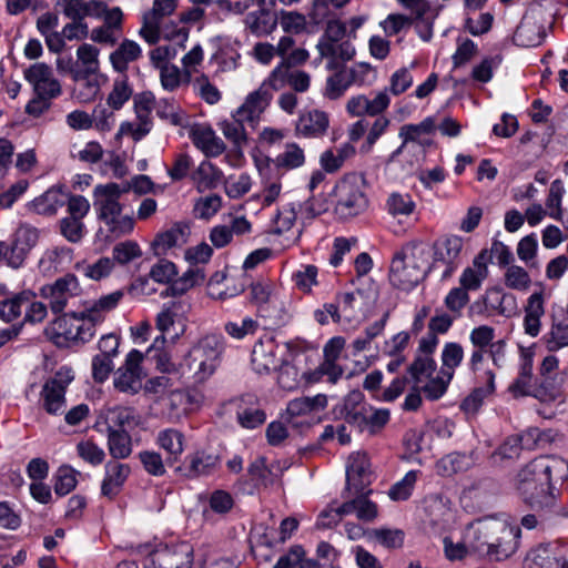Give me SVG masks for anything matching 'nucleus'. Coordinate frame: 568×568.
I'll list each match as a JSON object with an SVG mask.
<instances>
[{
	"label": "nucleus",
	"mask_w": 568,
	"mask_h": 568,
	"mask_svg": "<svg viewBox=\"0 0 568 568\" xmlns=\"http://www.w3.org/2000/svg\"><path fill=\"white\" fill-rule=\"evenodd\" d=\"M292 347V343L280 344L272 335L261 337L253 346L251 364L255 373L270 374L276 371L286 358L285 353Z\"/></svg>",
	"instance_id": "423d86ee"
},
{
	"label": "nucleus",
	"mask_w": 568,
	"mask_h": 568,
	"mask_svg": "<svg viewBox=\"0 0 568 568\" xmlns=\"http://www.w3.org/2000/svg\"><path fill=\"white\" fill-rule=\"evenodd\" d=\"M175 8L176 0H154L152 9L143 14V24L139 34L149 44H155L160 40L162 19L172 14Z\"/></svg>",
	"instance_id": "2eb2a0df"
},
{
	"label": "nucleus",
	"mask_w": 568,
	"mask_h": 568,
	"mask_svg": "<svg viewBox=\"0 0 568 568\" xmlns=\"http://www.w3.org/2000/svg\"><path fill=\"white\" fill-rule=\"evenodd\" d=\"M220 457L216 454L205 450H196L189 454L178 469L186 478L194 479L202 476H209L216 470L220 465Z\"/></svg>",
	"instance_id": "a211bd4d"
},
{
	"label": "nucleus",
	"mask_w": 568,
	"mask_h": 568,
	"mask_svg": "<svg viewBox=\"0 0 568 568\" xmlns=\"http://www.w3.org/2000/svg\"><path fill=\"white\" fill-rule=\"evenodd\" d=\"M371 464L365 453L356 452L349 455L346 465V481L348 489L362 493L368 485Z\"/></svg>",
	"instance_id": "412c9836"
},
{
	"label": "nucleus",
	"mask_w": 568,
	"mask_h": 568,
	"mask_svg": "<svg viewBox=\"0 0 568 568\" xmlns=\"http://www.w3.org/2000/svg\"><path fill=\"white\" fill-rule=\"evenodd\" d=\"M442 367L440 371L447 377H454L456 368L464 359V348L459 343H446L442 351Z\"/></svg>",
	"instance_id": "8fccbe9b"
},
{
	"label": "nucleus",
	"mask_w": 568,
	"mask_h": 568,
	"mask_svg": "<svg viewBox=\"0 0 568 568\" xmlns=\"http://www.w3.org/2000/svg\"><path fill=\"white\" fill-rule=\"evenodd\" d=\"M219 129L222 131L224 138L229 140L236 149L241 150L247 144L248 136L246 129V120L237 115L233 111L230 119H224L217 123Z\"/></svg>",
	"instance_id": "473e14b6"
},
{
	"label": "nucleus",
	"mask_w": 568,
	"mask_h": 568,
	"mask_svg": "<svg viewBox=\"0 0 568 568\" xmlns=\"http://www.w3.org/2000/svg\"><path fill=\"white\" fill-rule=\"evenodd\" d=\"M108 448L115 459L128 458L132 453V439L126 429H106Z\"/></svg>",
	"instance_id": "a19ab883"
},
{
	"label": "nucleus",
	"mask_w": 568,
	"mask_h": 568,
	"mask_svg": "<svg viewBox=\"0 0 568 568\" xmlns=\"http://www.w3.org/2000/svg\"><path fill=\"white\" fill-rule=\"evenodd\" d=\"M122 297L123 293L121 291H114L99 300L84 302L83 308L79 313L97 327L105 320L106 314L119 305Z\"/></svg>",
	"instance_id": "393cba45"
},
{
	"label": "nucleus",
	"mask_w": 568,
	"mask_h": 568,
	"mask_svg": "<svg viewBox=\"0 0 568 568\" xmlns=\"http://www.w3.org/2000/svg\"><path fill=\"white\" fill-rule=\"evenodd\" d=\"M223 180V172L210 161H203L192 173V181L200 192L215 189Z\"/></svg>",
	"instance_id": "4c0bfd02"
},
{
	"label": "nucleus",
	"mask_w": 568,
	"mask_h": 568,
	"mask_svg": "<svg viewBox=\"0 0 568 568\" xmlns=\"http://www.w3.org/2000/svg\"><path fill=\"white\" fill-rule=\"evenodd\" d=\"M490 255L487 250H481L473 260L471 264L465 267L459 276V284L468 291L480 290L484 281L488 277V262Z\"/></svg>",
	"instance_id": "a878e982"
},
{
	"label": "nucleus",
	"mask_w": 568,
	"mask_h": 568,
	"mask_svg": "<svg viewBox=\"0 0 568 568\" xmlns=\"http://www.w3.org/2000/svg\"><path fill=\"white\" fill-rule=\"evenodd\" d=\"M336 212L342 217H353L363 213L368 206V200L357 179L345 178L336 186Z\"/></svg>",
	"instance_id": "9b49d317"
},
{
	"label": "nucleus",
	"mask_w": 568,
	"mask_h": 568,
	"mask_svg": "<svg viewBox=\"0 0 568 568\" xmlns=\"http://www.w3.org/2000/svg\"><path fill=\"white\" fill-rule=\"evenodd\" d=\"M277 385L287 392H292L302 387V374H300L296 365L287 357L280 364L276 369Z\"/></svg>",
	"instance_id": "de8ad7c7"
},
{
	"label": "nucleus",
	"mask_w": 568,
	"mask_h": 568,
	"mask_svg": "<svg viewBox=\"0 0 568 568\" xmlns=\"http://www.w3.org/2000/svg\"><path fill=\"white\" fill-rule=\"evenodd\" d=\"M189 135L193 144L201 150L205 156H219L226 149L223 140L216 135L215 131L210 125L195 124L191 128Z\"/></svg>",
	"instance_id": "5701e85b"
},
{
	"label": "nucleus",
	"mask_w": 568,
	"mask_h": 568,
	"mask_svg": "<svg viewBox=\"0 0 568 568\" xmlns=\"http://www.w3.org/2000/svg\"><path fill=\"white\" fill-rule=\"evenodd\" d=\"M132 88L125 74H120L114 79L112 90L108 95V105L113 110H120L132 95Z\"/></svg>",
	"instance_id": "864d4df0"
},
{
	"label": "nucleus",
	"mask_w": 568,
	"mask_h": 568,
	"mask_svg": "<svg viewBox=\"0 0 568 568\" xmlns=\"http://www.w3.org/2000/svg\"><path fill=\"white\" fill-rule=\"evenodd\" d=\"M160 73V82L164 90L173 92L183 84L191 82L189 73H184L183 69H180L175 64H163L156 68Z\"/></svg>",
	"instance_id": "c03bdc74"
},
{
	"label": "nucleus",
	"mask_w": 568,
	"mask_h": 568,
	"mask_svg": "<svg viewBox=\"0 0 568 568\" xmlns=\"http://www.w3.org/2000/svg\"><path fill=\"white\" fill-rule=\"evenodd\" d=\"M145 568H202L194 564L193 546L186 541L165 546L151 554Z\"/></svg>",
	"instance_id": "9d476101"
},
{
	"label": "nucleus",
	"mask_w": 568,
	"mask_h": 568,
	"mask_svg": "<svg viewBox=\"0 0 568 568\" xmlns=\"http://www.w3.org/2000/svg\"><path fill=\"white\" fill-rule=\"evenodd\" d=\"M496 331L489 325H479L469 333L473 351L468 357L467 366L471 373H477L488 356L496 368H503L506 362L505 339H495Z\"/></svg>",
	"instance_id": "20e7f679"
},
{
	"label": "nucleus",
	"mask_w": 568,
	"mask_h": 568,
	"mask_svg": "<svg viewBox=\"0 0 568 568\" xmlns=\"http://www.w3.org/2000/svg\"><path fill=\"white\" fill-rule=\"evenodd\" d=\"M504 284L507 288L527 292L531 286V277L529 273L519 265H508L504 272Z\"/></svg>",
	"instance_id": "3c124183"
},
{
	"label": "nucleus",
	"mask_w": 568,
	"mask_h": 568,
	"mask_svg": "<svg viewBox=\"0 0 568 568\" xmlns=\"http://www.w3.org/2000/svg\"><path fill=\"white\" fill-rule=\"evenodd\" d=\"M316 48L322 58H329L333 61H348L355 55V48L349 41L318 42Z\"/></svg>",
	"instance_id": "49530a36"
},
{
	"label": "nucleus",
	"mask_w": 568,
	"mask_h": 568,
	"mask_svg": "<svg viewBox=\"0 0 568 568\" xmlns=\"http://www.w3.org/2000/svg\"><path fill=\"white\" fill-rule=\"evenodd\" d=\"M520 529L497 517H485L473 523L466 535L468 548L490 560L511 557L519 547Z\"/></svg>",
	"instance_id": "f257e3e1"
},
{
	"label": "nucleus",
	"mask_w": 568,
	"mask_h": 568,
	"mask_svg": "<svg viewBox=\"0 0 568 568\" xmlns=\"http://www.w3.org/2000/svg\"><path fill=\"white\" fill-rule=\"evenodd\" d=\"M143 355L138 349H132L125 359V363L120 367L114 377V386L116 389L124 393H138L141 388V381L143 377L141 363Z\"/></svg>",
	"instance_id": "dca6fc26"
},
{
	"label": "nucleus",
	"mask_w": 568,
	"mask_h": 568,
	"mask_svg": "<svg viewBox=\"0 0 568 568\" xmlns=\"http://www.w3.org/2000/svg\"><path fill=\"white\" fill-rule=\"evenodd\" d=\"M113 265L111 258L101 257L92 264L77 263L75 268L88 278L99 281L111 273Z\"/></svg>",
	"instance_id": "e2e57ef3"
},
{
	"label": "nucleus",
	"mask_w": 568,
	"mask_h": 568,
	"mask_svg": "<svg viewBox=\"0 0 568 568\" xmlns=\"http://www.w3.org/2000/svg\"><path fill=\"white\" fill-rule=\"evenodd\" d=\"M562 466L561 460L548 456H540L519 469L515 477V489L517 494L524 493L536 486H542V483L552 478L554 471Z\"/></svg>",
	"instance_id": "1a4fd4ad"
},
{
	"label": "nucleus",
	"mask_w": 568,
	"mask_h": 568,
	"mask_svg": "<svg viewBox=\"0 0 568 568\" xmlns=\"http://www.w3.org/2000/svg\"><path fill=\"white\" fill-rule=\"evenodd\" d=\"M463 250L464 240L458 235H444L434 241L430 267L444 266L443 281L450 278L459 267Z\"/></svg>",
	"instance_id": "6e6552de"
},
{
	"label": "nucleus",
	"mask_w": 568,
	"mask_h": 568,
	"mask_svg": "<svg viewBox=\"0 0 568 568\" xmlns=\"http://www.w3.org/2000/svg\"><path fill=\"white\" fill-rule=\"evenodd\" d=\"M367 410L368 405L363 403L362 394L359 392H354L349 394L345 400L344 418L348 424L364 430L365 424L367 423Z\"/></svg>",
	"instance_id": "58836bf2"
},
{
	"label": "nucleus",
	"mask_w": 568,
	"mask_h": 568,
	"mask_svg": "<svg viewBox=\"0 0 568 568\" xmlns=\"http://www.w3.org/2000/svg\"><path fill=\"white\" fill-rule=\"evenodd\" d=\"M73 379V371L70 367H61L43 384L40 400L48 414L61 415L65 412V390Z\"/></svg>",
	"instance_id": "0eeeda50"
},
{
	"label": "nucleus",
	"mask_w": 568,
	"mask_h": 568,
	"mask_svg": "<svg viewBox=\"0 0 568 568\" xmlns=\"http://www.w3.org/2000/svg\"><path fill=\"white\" fill-rule=\"evenodd\" d=\"M57 9L68 19H85L103 10L101 0H58Z\"/></svg>",
	"instance_id": "7c9ffc66"
},
{
	"label": "nucleus",
	"mask_w": 568,
	"mask_h": 568,
	"mask_svg": "<svg viewBox=\"0 0 568 568\" xmlns=\"http://www.w3.org/2000/svg\"><path fill=\"white\" fill-rule=\"evenodd\" d=\"M355 514L359 520L372 521L377 517L378 510L375 503L366 496H359L346 501L336 509L337 516Z\"/></svg>",
	"instance_id": "e433bc0d"
},
{
	"label": "nucleus",
	"mask_w": 568,
	"mask_h": 568,
	"mask_svg": "<svg viewBox=\"0 0 568 568\" xmlns=\"http://www.w3.org/2000/svg\"><path fill=\"white\" fill-rule=\"evenodd\" d=\"M518 495L527 506L535 510H552L559 504L561 489L550 478L542 483V486L525 489L524 493Z\"/></svg>",
	"instance_id": "4468645a"
},
{
	"label": "nucleus",
	"mask_w": 568,
	"mask_h": 568,
	"mask_svg": "<svg viewBox=\"0 0 568 568\" xmlns=\"http://www.w3.org/2000/svg\"><path fill=\"white\" fill-rule=\"evenodd\" d=\"M545 302V290L541 286L539 291L529 295L524 306V331L531 337L538 336L541 331V318L546 312Z\"/></svg>",
	"instance_id": "4be33fe9"
},
{
	"label": "nucleus",
	"mask_w": 568,
	"mask_h": 568,
	"mask_svg": "<svg viewBox=\"0 0 568 568\" xmlns=\"http://www.w3.org/2000/svg\"><path fill=\"white\" fill-rule=\"evenodd\" d=\"M306 161L304 149L297 143H286L283 152L276 155L274 164L277 169L286 171L295 170L304 165Z\"/></svg>",
	"instance_id": "79ce46f5"
},
{
	"label": "nucleus",
	"mask_w": 568,
	"mask_h": 568,
	"mask_svg": "<svg viewBox=\"0 0 568 568\" xmlns=\"http://www.w3.org/2000/svg\"><path fill=\"white\" fill-rule=\"evenodd\" d=\"M100 50L90 43H83L77 49V60L81 69L77 72H82L84 75H93L100 69L99 61Z\"/></svg>",
	"instance_id": "09e8293b"
},
{
	"label": "nucleus",
	"mask_w": 568,
	"mask_h": 568,
	"mask_svg": "<svg viewBox=\"0 0 568 568\" xmlns=\"http://www.w3.org/2000/svg\"><path fill=\"white\" fill-rule=\"evenodd\" d=\"M123 192L124 190L116 183L100 184L93 191L98 219L103 223L110 241L125 236L134 230L133 216L123 214L119 202Z\"/></svg>",
	"instance_id": "7ed1b4c3"
},
{
	"label": "nucleus",
	"mask_w": 568,
	"mask_h": 568,
	"mask_svg": "<svg viewBox=\"0 0 568 568\" xmlns=\"http://www.w3.org/2000/svg\"><path fill=\"white\" fill-rule=\"evenodd\" d=\"M416 204L408 193L393 192L386 201L387 212L394 216H409L415 211Z\"/></svg>",
	"instance_id": "5fc2aeb1"
},
{
	"label": "nucleus",
	"mask_w": 568,
	"mask_h": 568,
	"mask_svg": "<svg viewBox=\"0 0 568 568\" xmlns=\"http://www.w3.org/2000/svg\"><path fill=\"white\" fill-rule=\"evenodd\" d=\"M141 53V47L135 41L124 39L116 50L110 54V62L115 71L124 74L129 64L136 61Z\"/></svg>",
	"instance_id": "f704fd0d"
},
{
	"label": "nucleus",
	"mask_w": 568,
	"mask_h": 568,
	"mask_svg": "<svg viewBox=\"0 0 568 568\" xmlns=\"http://www.w3.org/2000/svg\"><path fill=\"white\" fill-rule=\"evenodd\" d=\"M248 474L255 485L264 487L273 485L277 478L274 466L268 467L264 458L255 459L248 467Z\"/></svg>",
	"instance_id": "052dcab7"
},
{
	"label": "nucleus",
	"mask_w": 568,
	"mask_h": 568,
	"mask_svg": "<svg viewBox=\"0 0 568 568\" xmlns=\"http://www.w3.org/2000/svg\"><path fill=\"white\" fill-rule=\"evenodd\" d=\"M471 465V458L465 454L452 453L436 463V470L442 476H450L466 470Z\"/></svg>",
	"instance_id": "603ef678"
},
{
	"label": "nucleus",
	"mask_w": 568,
	"mask_h": 568,
	"mask_svg": "<svg viewBox=\"0 0 568 568\" xmlns=\"http://www.w3.org/2000/svg\"><path fill=\"white\" fill-rule=\"evenodd\" d=\"M122 297L123 293L121 291H114L99 300L84 302L83 308L79 313L97 327L105 320L106 314L119 305Z\"/></svg>",
	"instance_id": "b1692460"
},
{
	"label": "nucleus",
	"mask_w": 568,
	"mask_h": 568,
	"mask_svg": "<svg viewBox=\"0 0 568 568\" xmlns=\"http://www.w3.org/2000/svg\"><path fill=\"white\" fill-rule=\"evenodd\" d=\"M368 538L387 549H395L403 546L405 534L397 528H375L368 531Z\"/></svg>",
	"instance_id": "4d7b16f0"
},
{
	"label": "nucleus",
	"mask_w": 568,
	"mask_h": 568,
	"mask_svg": "<svg viewBox=\"0 0 568 568\" xmlns=\"http://www.w3.org/2000/svg\"><path fill=\"white\" fill-rule=\"evenodd\" d=\"M224 349L223 338L219 335H206L189 352L187 366L199 379L211 376L220 364Z\"/></svg>",
	"instance_id": "39448f33"
},
{
	"label": "nucleus",
	"mask_w": 568,
	"mask_h": 568,
	"mask_svg": "<svg viewBox=\"0 0 568 568\" xmlns=\"http://www.w3.org/2000/svg\"><path fill=\"white\" fill-rule=\"evenodd\" d=\"M82 292L78 277L74 274H65L57 278L52 284L41 288V296L48 301L49 307L55 314L62 313L69 302Z\"/></svg>",
	"instance_id": "f8f14e48"
},
{
	"label": "nucleus",
	"mask_w": 568,
	"mask_h": 568,
	"mask_svg": "<svg viewBox=\"0 0 568 568\" xmlns=\"http://www.w3.org/2000/svg\"><path fill=\"white\" fill-rule=\"evenodd\" d=\"M315 568L313 560L304 559V550L302 547H293L288 554L282 556L274 568Z\"/></svg>",
	"instance_id": "774afa93"
},
{
	"label": "nucleus",
	"mask_w": 568,
	"mask_h": 568,
	"mask_svg": "<svg viewBox=\"0 0 568 568\" xmlns=\"http://www.w3.org/2000/svg\"><path fill=\"white\" fill-rule=\"evenodd\" d=\"M298 207L297 203L282 205L272 219L273 232L282 234L290 231L296 222Z\"/></svg>",
	"instance_id": "6e6d98bb"
},
{
	"label": "nucleus",
	"mask_w": 568,
	"mask_h": 568,
	"mask_svg": "<svg viewBox=\"0 0 568 568\" xmlns=\"http://www.w3.org/2000/svg\"><path fill=\"white\" fill-rule=\"evenodd\" d=\"M190 234L191 230L187 223H174L170 229L156 234L152 242V250L158 256L165 255L170 250L186 244Z\"/></svg>",
	"instance_id": "6ab92c4d"
},
{
	"label": "nucleus",
	"mask_w": 568,
	"mask_h": 568,
	"mask_svg": "<svg viewBox=\"0 0 568 568\" xmlns=\"http://www.w3.org/2000/svg\"><path fill=\"white\" fill-rule=\"evenodd\" d=\"M545 36V28L537 17L525 14L514 33V41L525 48L537 47L542 43Z\"/></svg>",
	"instance_id": "cd10ccee"
},
{
	"label": "nucleus",
	"mask_w": 568,
	"mask_h": 568,
	"mask_svg": "<svg viewBox=\"0 0 568 568\" xmlns=\"http://www.w3.org/2000/svg\"><path fill=\"white\" fill-rule=\"evenodd\" d=\"M271 95L260 90L258 88L248 93L244 102L235 110L239 116L246 120V124L250 129H255L271 103Z\"/></svg>",
	"instance_id": "aec40b11"
},
{
	"label": "nucleus",
	"mask_w": 568,
	"mask_h": 568,
	"mask_svg": "<svg viewBox=\"0 0 568 568\" xmlns=\"http://www.w3.org/2000/svg\"><path fill=\"white\" fill-rule=\"evenodd\" d=\"M32 297V293L24 291L13 297L0 303V318L3 322L10 323L19 318L22 308L27 307Z\"/></svg>",
	"instance_id": "a18cd8bd"
},
{
	"label": "nucleus",
	"mask_w": 568,
	"mask_h": 568,
	"mask_svg": "<svg viewBox=\"0 0 568 568\" xmlns=\"http://www.w3.org/2000/svg\"><path fill=\"white\" fill-rule=\"evenodd\" d=\"M429 246L422 241H412L397 250L389 267L393 286L410 291L423 281L430 270Z\"/></svg>",
	"instance_id": "f03ea898"
},
{
	"label": "nucleus",
	"mask_w": 568,
	"mask_h": 568,
	"mask_svg": "<svg viewBox=\"0 0 568 568\" xmlns=\"http://www.w3.org/2000/svg\"><path fill=\"white\" fill-rule=\"evenodd\" d=\"M329 126V116L321 110L303 112L296 122L295 132L297 135L313 139L323 136Z\"/></svg>",
	"instance_id": "bb28decb"
},
{
	"label": "nucleus",
	"mask_w": 568,
	"mask_h": 568,
	"mask_svg": "<svg viewBox=\"0 0 568 568\" xmlns=\"http://www.w3.org/2000/svg\"><path fill=\"white\" fill-rule=\"evenodd\" d=\"M152 122L149 118V106L138 105L136 119L133 121H124L115 134L119 140L122 136H131L134 141L142 140L151 131Z\"/></svg>",
	"instance_id": "2f4dec72"
},
{
	"label": "nucleus",
	"mask_w": 568,
	"mask_h": 568,
	"mask_svg": "<svg viewBox=\"0 0 568 568\" xmlns=\"http://www.w3.org/2000/svg\"><path fill=\"white\" fill-rule=\"evenodd\" d=\"M90 75H84L82 72L74 73L77 84L73 89L74 98L81 103L91 102L99 92V84L95 80H90Z\"/></svg>",
	"instance_id": "13d9d810"
},
{
	"label": "nucleus",
	"mask_w": 568,
	"mask_h": 568,
	"mask_svg": "<svg viewBox=\"0 0 568 568\" xmlns=\"http://www.w3.org/2000/svg\"><path fill=\"white\" fill-rule=\"evenodd\" d=\"M528 560L530 568H560L556 547H538L530 552Z\"/></svg>",
	"instance_id": "338daca9"
},
{
	"label": "nucleus",
	"mask_w": 568,
	"mask_h": 568,
	"mask_svg": "<svg viewBox=\"0 0 568 568\" xmlns=\"http://www.w3.org/2000/svg\"><path fill=\"white\" fill-rule=\"evenodd\" d=\"M542 341L549 352H557L568 346V323L554 324L550 331L544 335Z\"/></svg>",
	"instance_id": "0e129e2a"
},
{
	"label": "nucleus",
	"mask_w": 568,
	"mask_h": 568,
	"mask_svg": "<svg viewBox=\"0 0 568 568\" xmlns=\"http://www.w3.org/2000/svg\"><path fill=\"white\" fill-rule=\"evenodd\" d=\"M327 406V397L317 394L312 397H298L288 402L286 412L291 416H302L323 410Z\"/></svg>",
	"instance_id": "ea45409f"
},
{
	"label": "nucleus",
	"mask_w": 568,
	"mask_h": 568,
	"mask_svg": "<svg viewBox=\"0 0 568 568\" xmlns=\"http://www.w3.org/2000/svg\"><path fill=\"white\" fill-rule=\"evenodd\" d=\"M105 423L106 429H125L138 426L139 418L130 407H113L106 410Z\"/></svg>",
	"instance_id": "37998d69"
},
{
	"label": "nucleus",
	"mask_w": 568,
	"mask_h": 568,
	"mask_svg": "<svg viewBox=\"0 0 568 568\" xmlns=\"http://www.w3.org/2000/svg\"><path fill=\"white\" fill-rule=\"evenodd\" d=\"M192 85L195 94L209 104H216L222 98L220 90L205 74L196 77L193 80Z\"/></svg>",
	"instance_id": "69168bd1"
},
{
	"label": "nucleus",
	"mask_w": 568,
	"mask_h": 568,
	"mask_svg": "<svg viewBox=\"0 0 568 568\" xmlns=\"http://www.w3.org/2000/svg\"><path fill=\"white\" fill-rule=\"evenodd\" d=\"M156 445L166 454L168 463H176L185 448V436L176 428H165L158 433Z\"/></svg>",
	"instance_id": "c756f323"
},
{
	"label": "nucleus",
	"mask_w": 568,
	"mask_h": 568,
	"mask_svg": "<svg viewBox=\"0 0 568 568\" xmlns=\"http://www.w3.org/2000/svg\"><path fill=\"white\" fill-rule=\"evenodd\" d=\"M486 385L484 387H477L467 395L460 404V409L466 414H475L478 412L484 403V399L495 392V378L496 375L491 369H487L484 373Z\"/></svg>",
	"instance_id": "c9c22d12"
},
{
	"label": "nucleus",
	"mask_w": 568,
	"mask_h": 568,
	"mask_svg": "<svg viewBox=\"0 0 568 568\" xmlns=\"http://www.w3.org/2000/svg\"><path fill=\"white\" fill-rule=\"evenodd\" d=\"M63 194L58 190H49L41 196L34 199L32 205L37 213L43 215L54 214L63 205Z\"/></svg>",
	"instance_id": "bf43d9fd"
},
{
	"label": "nucleus",
	"mask_w": 568,
	"mask_h": 568,
	"mask_svg": "<svg viewBox=\"0 0 568 568\" xmlns=\"http://www.w3.org/2000/svg\"><path fill=\"white\" fill-rule=\"evenodd\" d=\"M532 357L534 353L530 348L521 352V364L517 378L509 386V392L515 396L530 395L531 377H532Z\"/></svg>",
	"instance_id": "72a5a7b5"
},
{
	"label": "nucleus",
	"mask_w": 568,
	"mask_h": 568,
	"mask_svg": "<svg viewBox=\"0 0 568 568\" xmlns=\"http://www.w3.org/2000/svg\"><path fill=\"white\" fill-rule=\"evenodd\" d=\"M24 78L32 85L34 94H43L52 99L61 94L60 82L54 78L50 67L34 63L24 71Z\"/></svg>",
	"instance_id": "f3484780"
},
{
	"label": "nucleus",
	"mask_w": 568,
	"mask_h": 568,
	"mask_svg": "<svg viewBox=\"0 0 568 568\" xmlns=\"http://www.w3.org/2000/svg\"><path fill=\"white\" fill-rule=\"evenodd\" d=\"M260 324L252 317H244L240 321H230L224 324V331L229 336L235 339H243L246 336L254 335Z\"/></svg>",
	"instance_id": "680f3d73"
},
{
	"label": "nucleus",
	"mask_w": 568,
	"mask_h": 568,
	"mask_svg": "<svg viewBox=\"0 0 568 568\" xmlns=\"http://www.w3.org/2000/svg\"><path fill=\"white\" fill-rule=\"evenodd\" d=\"M104 478L101 485L103 496L112 498L119 494L121 487L128 479L131 468L119 462H108L104 466Z\"/></svg>",
	"instance_id": "c85d7f7f"
},
{
	"label": "nucleus",
	"mask_w": 568,
	"mask_h": 568,
	"mask_svg": "<svg viewBox=\"0 0 568 568\" xmlns=\"http://www.w3.org/2000/svg\"><path fill=\"white\" fill-rule=\"evenodd\" d=\"M436 121L432 116L425 118L417 124H404L400 126L398 136L402 139V144L390 154L389 161H394L409 146H418L422 152L432 144L429 138L436 130Z\"/></svg>",
	"instance_id": "ddd939ff"
}]
</instances>
